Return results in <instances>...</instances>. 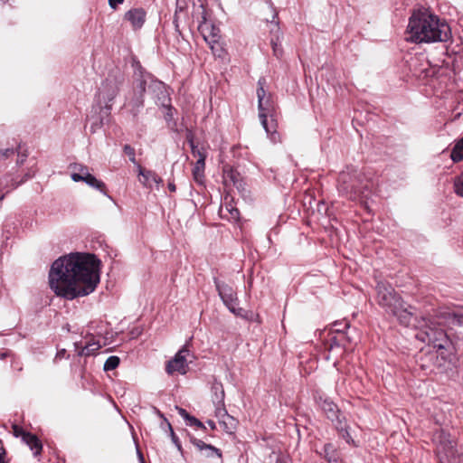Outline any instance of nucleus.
<instances>
[{
  "label": "nucleus",
  "mask_w": 463,
  "mask_h": 463,
  "mask_svg": "<svg viewBox=\"0 0 463 463\" xmlns=\"http://www.w3.org/2000/svg\"><path fill=\"white\" fill-rule=\"evenodd\" d=\"M14 434L16 437L22 436L24 442L30 448L34 456L41 454L43 445L35 435L24 432L17 426H14Z\"/></svg>",
  "instance_id": "12"
},
{
  "label": "nucleus",
  "mask_w": 463,
  "mask_h": 463,
  "mask_svg": "<svg viewBox=\"0 0 463 463\" xmlns=\"http://www.w3.org/2000/svg\"><path fill=\"white\" fill-rule=\"evenodd\" d=\"M203 39L208 44H217L221 39L220 29L213 24H205L202 26Z\"/></svg>",
  "instance_id": "18"
},
{
  "label": "nucleus",
  "mask_w": 463,
  "mask_h": 463,
  "mask_svg": "<svg viewBox=\"0 0 463 463\" xmlns=\"http://www.w3.org/2000/svg\"><path fill=\"white\" fill-rule=\"evenodd\" d=\"M146 80L142 76V79L137 80L134 93L144 95L146 91Z\"/></svg>",
  "instance_id": "29"
},
{
  "label": "nucleus",
  "mask_w": 463,
  "mask_h": 463,
  "mask_svg": "<svg viewBox=\"0 0 463 463\" xmlns=\"http://www.w3.org/2000/svg\"><path fill=\"white\" fill-rule=\"evenodd\" d=\"M5 194L0 193V202L4 199Z\"/></svg>",
  "instance_id": "48"
},
{
  "label": "nucleus",
  "mask_w": 463,
  "mask_h": 463,
  "mask_svg": "<svg viewBox=\"0 0 463 463\" xmlns=\"http://www.w3.org/2000/svg\"><path fill=\"white\" fill-rule=\"evenodd\" d=\"M436 452L439 463H459L455 439L444 430H437L433 435Z\"/></svg>",
  "instance_id": "5"
},
{
  "label": "nucleus",
  "mask_w": 463,
  "mask_h": 463,
  "mask_svg": "<svg viewBox=\"0 0 463 463\" xmlns=\"http://www.w3.org/2000/svg\"><path fill=\"white\" fill-rule=\"evenodd\" d=\"M435 323L439 326H449V331L425 324L420 326L419 330H415L414 337L429 347H448L449 345L453 346L460 345L458 335H455L451 330L453 326H463V308L439 310L436 315ZM461 345H463V341Z\"/></svg>",
  "instance_id": "2"
},
{
  "label": "nucleus",
  "mask_w": 463,
  "mask_h": 463,
  "mask_svg": "<svg viewBox=\"0 0 463 463\" xmlns=\"http://www.w3.org/2000/svg\"><path fill=\"white\" fill-rule=\"evenodd\" d=\"M276 463H291V461L286 458H279Z\"/></svg>",
  "instance_id": "42"
},
{
  "label": "nucleus",
  "mask_w": 463,
  "mask_h": 463,
  "mask_svg": "<svg viewBox=\"0 0 463 463\" xmlns=\"http://www.w3.org/2000/svg\"><path fill=\"white\" fill-rule=\"evenodd\" d=\"M338 191L352 201L367 199L369 195L367 184H364L361 173L354 167H347L346 171L340 173Z\"/></svg>",
  "instance_id": "4"
},
{
  "label": "nucleus",
  "mask_w": 463,
  "mask_h": 463,
  "mask_svg": "<svg viewBox=\"0 0 463 463\" xmlns=\"http://www.w3.org/2000/svg\"><path fill=\"white\" fill-rule=\"evenodd\" d=\"M409 308L411 307H405V304L402 302L401 307L398 309L397 313L391 314L395 316L402 325L405 326H414L417 327V326L413 323L416 320V317H414L413 313L411 310H409Z\"/></svg>",
  "instance_id": "16"
},
{
  "label": "nucleus",
  "mask_w": 463,
  "mask_h": 463,
  "mask_svg": "<svg viewBox=\"0 0 463 463\" xmlns=\"http://www.w3.org/2000/svg\"><path fill=\"white\" fill-rule=\"evenodd\" d=\"M168 427H169V430H171V434L174 436V431H173L172 427H171V425L169 423H168Z\"/></svg>",
  "instance_id": "49"
},
{
  "label": "nucleus",
  "mask_w": 463,
  "mask_h": 463,
  "mask_svg": "<svg viewBox=\"0 0 463 463\" xmlns=\"http://www.w3.org/2000/svg\"><path fill=\"white\" fill-rule=\"evenodd\" d=\"M119 364V358L118 356L112 355L109 356L105 364H104V370L105 371H111L116 369Z\"/></svg>",
  "instance_id": "27"
},
{
  "label": "nucleus",
  "mask_w": 463,
  "mask_h": 463,
  "mask_svg": "<svg viewBox=\"0 0 463 463\" xmlns=\"http://www.w3.org/2000/svg\"><path fill=\"white\" fill-rule=\"evenodd\" d=\"M406 33V39L412 43H436L449 40L450 30L438 16L418 10L410 17Z\"/></svg>",
  "instance_id": "3"
},
{
  "label": "nucleus",
  "mask_w": 463,
  "mask_h": 463,
  "mask_svg": "<svg viewBox=\"0 0 463 463\" xmlns=\"http://www.w3.org/2000/svg\"><path fill=\"white\" fill-rule=\"evenodd\" d=\"M216 417L219 419V423L226 433L232 434L235 431L238 421L234 417L229 415L224 408H218L216 410Z\"/></svg>",
  "instance_id": "14"
},
{
  "label": "nucleus",
  "mask_w": 463,
  "mask_h": 463,
  "mask_svg": "<svg viewBox=\"0 0 463 463\" xmlns=\"http://www.w3.org/2000/svg\"><path fill=\"white\" fill-rule=\"evenodd\" d=\"M178 413L186 420L189 421L190 425L203 427V423L194 418V416H190L188 412L183 408H177Z\"/></svg>",
  "instance_id": "25"
},
{
  "label": "nucleus",
  "mask_w": 463,
  "mask_h": 463,
  "mask_svg": "<svg viewBox=\"0 0 463 463\" xmlns=\"http://www.w3.org/2000/svg\"><path fill=\"white\" fill-rule=\"evenodd\" d=\"M93 345H97V347H102V345H104L105 343L101 344L99 342V340H98L97 342H92V343L90 341H87V342H85V344H84V345L82 347L88 348V347H90Z\"/></svg>",
  "instance_id": "37"
},
{
  "label": "nucleus",
  "mask_w": 463,
  "mask_h": 463,
  "mask_svg": "<svg viewBox=\"0 0 463 463\" xmlns=\"http://www.w3.org/2000/svg\"><path fill=\"white\" fill-rule=\"evenodd\" d=\"M332 460H333V459H332V458H331V457H329V458H328V461H329V462H332Z\"/></svg>",
  "instance_id": "50"
},
{
  "label": "nucleus",
  "mask_w": 463,
  "mask_h": 463,
  "mask_svg": "<svg viewBox=\"0 0 463 463\" xmlns=\"http://www.w3.org/2000/svg\"><path fill=\"white\" fill-rule=\"evenodd\" d=\"M216 289L218 291V294L220 298H222L223 304L229 308V310L233 313L234 315L241 317H245L248 319H251L253 317L252 313H249L245 311L241 307H238V298L236 292L233 290V288L224 283L221 282L217 279L214 280Z\"/></svg>",
  "instance_id": "7"
},
{
  "label": "nucleus",
  "mask_w": 463,
  "mask_h": 463,
  "mask_svg": "<svg viewBox=\"0 0 463 463\" xmlns=\"http://www.w3.org/2000/svg\"><path fill=\"white\" fill-rule=\"evenodd\" d=\"M209 46L215 56L222 57L223 49L220 43V41L218 42V45L217 44H209Z\"/></svg>",
  "instance_id": "33"
},
{
  "label": "nucleus",
  "mask_w": 463,
  "mask_h": 463,
  "mask_svg": "<svg viewBox=\"0 0 463 463\" xmlns=\"http://www.w3.org/2000/svg\"><path fill=\"white\" fill-rule=\"evenodd\" d=\"M192 146V154L194 155V156L200 158V156L203 157V161H205V154L203 151L200 150L199 148H197L193 143L191 145Z\"/></svg>",
  "instance_id": "35"
},
{
  "label": "nucleus",
  "mask_w": 463,
  "mask_h": 463,
  "mask_svg": "<svg viewBox=\"0 0 463 463\" xmlns=\"http://www.w3.org/2000/svg\"><path fill=\"white\" fill-rule=\"evenodd\" d=\"M377 302L389 314L397 313L402 302L391 285L379 282L376 286Z\"/></svg>",
  "instance_id": "8"
},
{
  "label": "nucleus",
  "mask_w": 463,
  "mask_h": 463,
  "mask_svg": "<svg viewBox=\"0 0 463 463\" xmlns=\"http://www.w3.org/2000/svg\"><path fill=\"white\" fill-rule=\"evenodd\" d=\"M119 90V82L116 79H106L98 93V103L101 109H105L108 115L111 109L112 103Z\"/></svg>",
  "instance_id": "9"
},
{
  "label": "nucleus",
  "mask_w": 463,
  "mask_h": 463,
  "mask_svg": "<svg viewBox=\"0 0 463 463\" xmlns=\"http://www.w3.org/2000/svg\"><path fill=\"white\" fill-rule=\"evenodd\" d=\"M271 45H272L274 55H276L277 57H279L282 54V49H281L280 45L277 42H274L273 40L271 41Z\"/></svg>",
  "instance_id": "36"
},
{
  "label": "nucleus",
  "mask_w": 463,
  "mask_h": 463,
  "mask_svg": "<svg viewBox=\"0 0 463 463\" xmlns=\"http://www.w3.org/2000/svg\"><path fill=\"white\" fill-rule=\"evenodd\" d=\"M91 349H85L82 348L81 352L79 354L80 355H90L92 353L90 352Z\"/></svg>",
  "instance_id": "40"
},
{
  "label": "nucleus",
  "mask_w": 463,
  "mask_h": 463,
  "mask_svg": "<svg viewBox=\"0 0 463 463\" xmlns=\"http://www.w3.org/2000/svg\"><path fill=\"white\" fill-rule=\"evenodd\" d=\"M169 101H170L169 97L164 93L163 97H162L161 105L165 109V112H164L165 119L168 122L174 118V110H175L174 108H172V106L170 105Z\"/></svg>",
  "instance_id": "23"
},
{
  "label": "nucleus",
  "mask_w": 463,
  "mask_h": 463,
  "mask_svg": "<svg viewBox=\"0 0 463 463\" xmlns=\"http://www.w3.org/2000/svg\"><path fill=\"white\" fill-rule=\"evenodd\" d=\"M224 182L225 184H232L236 187H239V175L233 170H229L224 172Z\"/></svg>",
  "instance_id": "24"
},
{
  "label": "nucleus",
  "mask_w": 463,
  "mask_h": 463,
  "mask_svg": "<svg viewBox=\"0 0 463 463\" xmlns=\"http://www.w3.org/2000/svg\"><path fill=\"white\" fill-rule=\"evenodd\" d=\"M182 347H183V348L187 347V344H184Z\"/></svg>",
  "instance_id": "51"
},
{
  "label": "nucleus",
  "mask_w": 463,
  "mask_h": 463,
  "mask_svg": "<svg viewBox=\"0 0 463 463\" xmlns=\"http://www.w3.org/2000/svg\"><path fill=\"white\" fill-rule=\"evenodd\" d=\"M321 408L326 413V417L332 421L338 420L339 421V410L337 406L332 402L326 399L322 404Z\"/></svg>",
  "instance_id": "19"
},
{
  "label": "nucleus",
  "mask_w": 463,
  "mask_h": 463,
  "mask_svg": "<svg viewBox=\"0 0 463 463\" xmlns=\"http://www.w3.org/2000/svg\"><path fill=\"white\" fill-rule=\"evenodd\" d=\"M73 169L74 172L71 173V177L74 182H84L89 186L97 189L106 194L105 184L90 174L87 166L83 165H75Z\"/></svg>",
  "instance_id": "10"
},
{
  "label": "nucleus",
  "mask_w": 463,
  "mask_h": 463,
  "mask_svg": "<svg viewBox=\"0 0 463 463\" xmlns=\"http://www.w3.org/2000/svg\"><path fill=\"white\" fill-rule=\"evenodd\" d=\"M193 443L200 451H204V455L206 457L216 456L219 458L222 457V453H221L220 449H218L217 448H215L212 445L206 444L205 442H203L201 439H195V440H194Z\"/></svg>",
  "instance_id": "20"
},
{
  "label": "nucleus",
  "mask_w": 463,
  "mask_h": 463,
  "mask_svg": "<svg viewBox=\"0 0 463 463\" xmlns=\"http://www.w3.org/2000/svg\"><path fill=\"white\" fill-rule=\"evenodd\" d=\"M348 327V324L346 322H335L330 326L328 329H325L323 335H326V332L335 334L336 332H345L344 329Z\"/></svg>",
  "instance_id": "26"
},
{
  "label": "nucleus",
  "mask_w": 463,
  "mask_h": 463,
  "mask_svg": "<svg viewBox=\"0 0 463 463\" xmlns=\"http://www.w3.org/2000/svg\"><path fill=\"white\" fill-rule=\"evenodd\" d=\"M168 189H169L171 192H175L176 187H175V184H174V183H169V184H168Z\"/></svg>",
  "instance_id": "43"
},
{
  "label": "nucleus",
  "mask_w": 463,
  "mask_h": 463,
  "mask_svg": "<svg viewBox=\"0 0 463 463\" xmlns=\"http://www.w3.org/2000/svg\"><path fill=\"white\" fill-rule=\"evenodd\" d=\"M125 19L131 23L134 29H139L145 23L146 12L141 8L131 9L125 14Z\"/></svg>",
  "instance_id": "17"
},
{
  "label": "nucleus",
  "mask_w": 463,
  "mask_h": 463,
  "mask_svg": "<svg viewBox=\"0 0 463 463\" xmlns=\"http://www.w3.org/2000/svg\"><path fill=\"white\" fill-rule=\"evenodd\" d=\"M124 0H109V5L112 9H116L118 5L122 4Z\"/></svg>",
  "instance_id": "38"
},
{
  "label": "nucleus",
  "mask_w": 463,
  "mask_h": 463,
  "mask_svg": "<svg viewBox=\"0 0 463 463\" xmlns=\"http://www.w3.org/2000/svg\"><path fill=\"white\" fill-rule=\"evenodd\" d=\"M5 449L2 445V441L0 440V463H5Z\"/></svg>",
  "instance_id": "39"
},
{
  "label": "nucleus",
  "mask_w": 463,
  "mask_h": 463,
  "mask_svg": "<svg viewBox=\"0 0 463 463\" xmlns=\"http://www.w3.org/2000/svg\"><path fill=\"white\" fill-rule=\"evenodd\" d=\"M124 153L129 157L132 163L136 164L135 149L131 146L125 145Z\"/></svg>",
  "instance_id": "32"
},
{
  "label": "nucleus",
  "mask_w": 463,
  "mask_h": 463,
  "mask_svg": "<svg viewBox=\"0 0 463 463\" xmlns=\"http://www.w3.org/2000/svg\"><path fill=\"white\" fill-rule=\"evenodd\" d=\"M137 452H138V457H139L141 462L144 463V458H143L142 454L139 451H137Z\"/></svg>",
  "instance_id": "47"
},
{
  "label": "nucleus",
  "mask_w": 463,
  "mask_h": 463,
  "mask_svg": "<svg viewBox=\"0 0 463 463\" xmlns=\"http://www.w3.org/2000/svg\"><path fill=\"white\" fill-rule=\"evenodd\" d=\"M14 154V148L0 149V161L10 157Z\"/></svg>",
  "instance_id": "34"
},
{
  "label": "nucleus",
  "mask_w": 463,
  "mask_h": 463,
  "mask_svg": "<svg viewBox=\"0 0 463 463\" xmlns=\"http://www.w3.org/2000/svg\"><path fill=\"white\" fill-rule=\"evenodd\" d=\"M100 260L90 253L73 252L58 258L49 271L50 288L68 300L92 293L100 280Z\"/></svg>",
  "instance_id": "1"
},
{
  "label": "nucleus",
  "mask_w": 463,
  "mask_h": 463,
  "mask_svg": "<svg viewBox=\"0 0 463 463\" xmlns=\"http://www.w3.org/2000/svg\"><path fill=\"white\" fill-rule=\"evenodd\" d=\"M65 351H66V349H61L59 352H57L56 358H59V359L62 358L65 354Z\"/></svg>",
  "instance_id": "41"
},
{
  "label": "nucleus",
  "mask_w": 463,
  "mask_h": 463,
  "mask_svg": "<svg viewBox=\"0 0 463 463\" xmlns=\"http://www.w3.org/2000/svg\"><path fill=\"white\" fill-rule=\"evenodd\" d=\"M26 155H22L21 157L17 160V164H23L25 160Z\"/></svg>",
  "instance_id": "45"
},
{
  "label": "nucleus",
  "mask_w": 463,
  "mask_h": 463,
  "mask_svg": "<svg viewBox=\"0 0 463 463\" xmlns=\"http://www.w3.org/2000/svg\"><path fill=\"white\" fill-rule=\"evenodd\" d=\"M207 424L211 427V429H215V423L213 420H208Z\"/></svg>",
  "instance_id": "46"
},
{
  "label": "nucleus",
  "mask_w": 463,
  "mask_h": 463,
  "mask_svg": "<svg viewBox=\"0 0 463 463\" xmlns=\"http://www.w3.org/2000/svg\"><path fill=\"white\" fill-rule=\"evenodd\" d=\"M137 169L139 182L142 183L144 186L151 188L153 184L159 185L163 182L154 171L146 170L140 165H137Z\"/></svg>",
  "instance_id": "15"
},
{
  "label": "nucleus",
  "mask_w": 463,
  "mask_h": 463,
  "mask_svg": "<svg viewBox=\"0 0 463 463\" xmlns=\"http://www.w3.org/2000/svg\"><path fill=\"white\" fill-rule=\"evenodd\" d=\"M324 336L326 347H346L353 344L345 332H336L335 334L326 332Z\"/></svg>",
  "instance_id": "13"
},
{
  "label": "nucleus",
  "mask_w": 463,
  "mask_h": 463,
  "mask_svg": "<svg viewBox=\"0 0 463 463\" xmlns=\"http://www.w3.org/2000/svg\"><path fill=\"white\" fill-rule=\"evenodd\" d=\"M332 449L333 447L330 444L325 446V452L326 453V455H328V451L331 450Z\"/></svg>",
  "instance_id": "44"
},
{
  "label": "nucleus",
  "mask_w": 463,
  "mask_h": 463,
  "mask_svg": "<svg viewBox=\"0 0 463 463\" xmlns=\"http://www.w3.org/2000/svg\"><path fill=\"white\" fill-rule=\"evenodd\" d=\"M204 167L205 161H203V157L200 156V158L197 159L193 168L194 180L199 184H203L204 181Z\"/></svg>",
  "instance_id": "22"
},
{
  "label": "nucleus",
  "mask_w": 463,
  "mask_h": 463,
  "mask_svg": "<svg viewBox=\"0 0 463 463\" xmlns=\"http://www.w3.org/2000/svg\"><path fill=\"white\" fill-rule=\"evenodd\" d=\"M190 349H179L175 357L168 361L166 365V372L169 374L175 373H185L188 365V358L190 357Z\"/></svg>",
  "instance_id": "11"
},
{
  "label": "nucleus",
  "mask_w": 463,
  "mask_h": 463,
  "mask_svg": "<svg viewBox=\"0 0 463 463\" xmlns=\"http://www.w3.org/2000/svg\"><path fill=\"white\" fill-rule=\"evenodd\" d=\"M265 79L260 78L258 81L257 97H258V109L259 118L260 123L264 128L267 134L270 137L272 141H276L278 133L275 129H271L268 124V112L271 109V99L270 95L264 90Z\"/></svg>",
  "instance_id": "6"
},
{
  "label": "nucleus",
  "mask_w": 463,
  "mask_h": 463,
  "mask_svg": "<svg viewBox=\"0 0 463 463\" xmlns=\"http://www.w3.org/2000/svg\"><path fill=\"white\" fill-rule=\"evenodd\" d=\"M225 210L230 213V219L237 221L240 218V212L230 204L225 205Z\"/></svg>",
  "instance_id": "31"
},
{
  "label": "nucleus",
  "mask_w": 463,
  "mask_h": 463,
  "mask_svg": "<svg viewBox=\"0 0 463 463\" xmlns=\"http://www.w3.org/2000/svg\"><path fill=\"white\" fill-rule=\"evenodd\" d=\"M127 106L129 108L130 113L137 117L140 109L144 106V95L134 93L131 99L128 102Z\"/></svg>",
  "instance_id": "21"
},
{
  "label": "nucleus",
  "mask_w": 463,
  "mask_h": 463,
  "mask_svg": "<svg viewBox=\"0 0 463 463\" xmlns=\"http://www.w3.org/2000/svg\"><path fill=\"white\" fill-rule=\"evenodd\" d=\"M455 193L463 197V172L454 179Z\"/></svg>",
  "instance_id": "28"
},
{
  "label": "nucleus",
  "mask_w": 463,
  "mask_h": 463,
  "mask_svg": "<svg viewBox=\"0 0 463 463\" xmlns=\"http://www.w3.org/2000/svg\"><path fill=\"white\" fill-rule=\"evenodd\" d=\"M336 428L339 430V432L341 433L342 438L345 439L347 443L354 442V440L352 439V438L350 436L349 431L347 430V429L345 427L341 425L340 421H339V426H336Z\"/></svg>",
  "instance_id": "30"
}]
</instances>
